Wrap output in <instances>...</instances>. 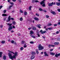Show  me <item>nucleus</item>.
I'll return each mask as SVG.
<instances>
[{
    "label": "nucleus",
    "mask_w": 60,
    "mask_h": 60,
    "mask_svg": "<svg viewBox=\"0 0 60 60\" xmlns=\"http://www.w3.org/2000/svg\"><path fill=\"white\" fill-rule=\"evenodd\" d=\"M8 51L12 53H13V54H14V55L12 56L11 53V52H9L8 54V56H9V57L12 60H13V58L14 59H15V58H16V56H17V55H18V53H17V52H16L15 53H14L13 52L10 51Z\"/></svg>",
    "instance_id": "obj_1"
},
{
    "label": "nucleus",
    "mask_w": 60,
    "mask_h": 60,
    "mask_svg": "<svg viewBox=\"0 0 60 60\" xmlns=\"http://www.w3.org/2000/svg\"><path fill=\"white\" fill-rule=\"evenodd\" d=\"M7 24L8 26H9V28H8V30L9 31H11V29H12V27L11 25H12V24L7 23Z\"/></svg>",
    "instance_id": "obj_2"
},
{
    "label": "nucleus",
    "mask_w": 60,
    "mask_h": 60,
    "mask_svg": "<svg viewBox=\"0 0 60 60\" xmlns=\"http://www.w3.org/2000/svg\"><path fill=\"white\" fill-rule=\"evenodd\" d=\"M38 48H39L38 49L39 50H42V49H44L43 47L41 45V44L39 45Z\"/></svg>",
    "instance_id": "obj_3"
},
{
    "label": "nucleus",
    "mask_w": 60,
    "mask_h": 60,
    "mask_svg": "<svg viewBox=\"0 0 60 60\" xmlns=\"http://www.w3.org/2000/svg\"><path fill=\"white\" fill-rule=\"evenodd\" d=\"M40 4L41 5L42 4V6L43 7H45V2H44L43 1L41 2L40 3Z\"/></svg>",
    "instance_id": "obj_4"
},
{
    "label": "nucleus",
    "mask_w": 60,
    "mask_h": 60,
    "mask_svg": "<svg viewBox=\"0 0 60 60\" xmlns=\"http://www.w3.org/2000/svg\"><path fill=\"white\" fill-rule=\"evenodd\" d=\"M40 32L41 33V34H45L46 33H47L46 31H43V30H41Z\"/></svg>",
    "instance_id": "obj_5"
},
{
    "label": "nucleus",
    "mask_w": 60,
    "mask_h": 60,
    "mask_svg": "<svg viewBox=\"0 0 60 60\" xmlns=\"http://www.w3.org/2000/svg\"><path fill=\"white\" fill-rule=\"evenodd\" d=\"M10 20H11V16H9L8 18V20H7L6 21L7 22H9V21H10Z\"/></svg>",
    "instance_id": "obj_6"
},
{
    "label": "nucleus",
    "mask_w": 60,
    "mask_h": 60,
    "mask_svg": "<svg viewBox=\"0 0 60 60\" xmlns=\"http://www.w3.org/2000/svg\"><path fill=\"white\" fill-rule=\"evenodd\" d=\"M60 56V53H59L58 54H56L55 55V56L56 57H57L58 56Z\"/></svg>",
    "instance_id": "obj_7"
},
{
    "label": "nucleus",
    "mask_w": 60,
    "mask_h": 60,
    "mask_svg": "<svg viewBox=\"0 0 60 60\" xmlns=\"http://www.w3.org/2000/svg\"><path fill=\"white\" fill-rule=\"evenodd\" d=\"M55 45H50L49 44L48 45V47H55Z\"/></svg>",
    "instance_id": "obj_8"
},
{
    "label": "nucleus",
    "mask_w": 60,
    "mask_h": 60,
    "mask_svg": "<svg viewBox=\"0 0 60 60\" xmlns=\"http://www.w3.org/2000/svg\"><path fill=\"white\" fill-rule=\"evenodd\" d=\"M40 26H41V24H38L37 25V26L38 28H41V27Z\"/></svg>",
    "instance_id": "obj_9"
},
{
    "label": "nucleus",
    "mask_w": 60,
    "mask_h": 60,
    "mask_svg": "<svg viewBox=\"0 0 60 60\" xmlns=\"http://www.w3.org/2000/svg\"><path fill=\"white\" fill-rule=\"evenodd\" d=\"M44 54H45V56H49V55L47 54L46 52H44Z\"/></svg>",
    "instance_id": "obj_10"
},
{
    "label": "nucleus",
    "mask_w": 60,
    "mask_h": 60,
    "mask_svg": "<svg viewBox=\"0 0 60 60\" xmlns=\"http://www.w3.org/2000/svg\"><path fill=\"white\" fill-rule=\"evenodd\" d=\"M51 13L53 15H56V13H55V12L54 11H52L51 12Z\"/></svg>",
    "instance_id": "obj_11"
},
{
    "label": "nucleus",
    "mask_w": 60,
    "mask_h": 60,
    "mask_svg": "<svg viewBox=\"0 0 60 60\" xmlns=\"http://www.w3.org/2000/svg\"><path fill=\"white\" fill-rule=\"evenodd\" d=\"M34 19L35 20H36L37 21H38L39 20V19L37 17H35L34 18Z\"/></svg>",
    "instance_id": "obj_12"
},
{
    "label": "nucleus",
    "mask_w": 60,
    "mask_h": 60,
    "mask_svg": "<svg viewBox=\"0 0 60 60\" xmlns=\"http://www.w3.org/2000/svg\"><path fill=\"white\" fill-rule=\"evenodd\" d=\"M59 44V43L57 42H55L54 43V44L55 45H58Z\"/></svg>",
    "instance_id": "obj_13"
},
{
    "label": "nucleus",
    "mask_w": 60,
    "mask_h": 60,
    "mask_svg": "<svg viewBox=\"0 0 60 60\" xmlns=\"http://www.w3.org/2000/svg\"><path fill=\"white\" fill-rule=\"evenodd\" d=\"M35 57V56H34L33 55L30 58V59H34V58Z\"/></svg>",
    "instance_id": "obj_14"
},
{
    "label": "nucleus",
    "mask_w": 60,
    "mask_h": 60,
    "mask_svg": "<svg viewBox=\"0 0 60 60\" xmlns=\"http://www.w3.org/2000/svg\"><path fill=\"white\" fill-rule=\"evenodd\" d=\"M53 3L52 2V3H49L48 4V5L49 6H52V5H53V4H53Z\"/></svg>",
    "instance_id": "obj_15"
},
{
    "label": "nucleus",
    "mask_w": 60,
    "mask_h": 60,
    "mask_svg": "<svg viewBox=\"0 0 60 60\" xmlns=\"http://www.w3.org/2000/svg\"><path fill=\"white\" fill-rule=\"evenodd\" d=\"M30 34L31 35L33 34H34V32L32 31H30Z\"/></svg>",
    "instance_id": "obj_16"
},
{
    "label": "nucleus",
    "mask_w": 60,
    "mask_h": 60,
    "mask_svg": "<svg viewBox=\"0 0 60 60\" xmlns=\"http://www.w3.org/2000/svg\"><path fill=\"white\" fill-rule=\"evenodd\" d=\"M50 54L51 55H53V56H54V55H55V53H54L53 52H51L50 53Z\"/></svg>",
    "instance_id": "obj_17"
},
{
    "label": "nucleus",
    "mask_w": 60,
    "mask_h": 60,
    "mask_svg": "<svg viewBox=\"0 0 60 60\" xmlns=\"http://www.w3.org/2000/svg\"><path fill=\"white\" fill-rule=\"evenodd\" d=\"M7 15L5 14H2V16H4V17L7 16Z\"/></svg>",
    "instance_id": "obj_18"
},
{
    "label": "nucleus",
    "mask_w": 60,
    "mask_h": 60,
    "mask_svg": "<svg viewBox=\"0 0 60 60\" xmlns=\"http://www.w3.org/2000/svg\"><path fill=\"white\" fill-rule=\"evenodd\" d=\"M2 52H0V57H2Z\"/></svg>",
    "instance_id": "obj_19"
},
{
    "label": "nucleus",
    "mask_w": 60,
    "mask_h": 60,
    "mask_svg": "<svg viewBox=\"0 0 60 60\" xmlns=\"http://www.w3.org/2000/svg\"><path fill=\"white\" fill-rule=\"evenodd\" d=\"M12 7V5H11L9 6V8L8 9V10H10V9H11V8Z\"/></svg>",
    "instance_id": "obj_20"
},
{
    "label": "nucleus",
    "mask_w": 60,
    "mask_h": 60,
    "mask_svg": "<svg viewBox=\"0 0 60 60\" xmlns=\"http://www.w3.org/2000/svg\"><path fill=\"white\" fill-rule=\"evenodd\" d=\"M30 36L33 38H35V36H34V35H30Z\"/></svg>",
    "instance_id": "obj_21"
},
{
    "label": "nucleus",
    "mask_w": 60,
    "mask_h": 60,
    "mask_svg": "<svg viewBox=\"0 0 60 60\" xmlns=\"http://www.w3.org/2000/svg\"><path fill=\"white\" fill-rule=\"evenodd\" d=\"M36 53L34 52H32V55H35Z\"/></svg>",
    "instance_id": "obj_22"
},
{
    "label": "nucleus",
    "mask_w": 60,
    "mask_h": 60,
    "mask_svg": "<svg viewBox=\"0 0 60 60\" xmlns=\"http://www.w3.org/2000/svg\"><path fill=\"white\" fill-rule=\"evenodd\" d=\"M3 59L4 60H5L6 58V56H4L3 57Z\"/></svg>",
    "instance_id": "obj_23"
},
{
    "label": "nucleus",
    "mask_w": 60,
    "mask_h": 60,
    "mask_svg": "<svg viewBox=\"0 0 60 60\" xmlns=\"http://www.w3.org/2000/svg\"><path fill=\"white\" fill-rule=\"evenodd\" d=\"M32 29L33 30H35L36 29V28L34 27H33L32 28Z\"/></svg>",
    "instance_id": "obj_24"
},
{
    "label": "nucleus",
    "mask_w": 60,
    "mask_h": 60,
    "mask_svg": "<svg viewBox=\"0 0 60 60\" xmlns=\"http://www.w3.org/2000/svg\"><path fill=\"white\" fill-rule=\"evenodd\" d=\"M31 8H32L31 6H30L29 7V10H30V11H31Z\"/></svg>",
    "instance_id": "obj_25"
},
{
    "label": "nucleus",
    "mask_w": 60,
    "mask_h": 60,
    "mask_svg": "<svg viewBox=\"0 0 60 60\" xmlns=\"http://www.w3.org/2000/svg\"><path fill=\"white\" fill-rule=\"evenodd\" d=\"M52 25V24L51 23H48L47 25V26H50Z\"/></svg>",
    "instance_id": "obj_26"
},
{
    "label": "nucleus",
    "mask_w": 60,
    "mask_h": 60,
    "mask_svg": "<svg viewBox=\"0 0 60 60\" xmlns=\"http://www.w3.org/2000/svg\"><path fill=\"white\" fill-rule=\"evenodd\" d=\"M12 23L14 25H15V24H16V22L14 21H13Z\"/></svg>",
    "instance_id": "obj_27"
},
{
    "label": "nucleus",
    "mask_w": 60,
    "mask_h": 60,
    "mask_svg": "<svg viewBox=\"0 0 60 60\" xmlns=\"http://www.w3.org/2000/svg\"><path fill=\"white\" fill-rule=\"evenodd\" d=\"M20 21H22L23 20V18H22V17H21L20 18Z\"/></svg>",
    "instance_id": "obj_28"
},
{
    "label": "nucleus",
    "mask_w": 60,
    "mask_h": 60,
    "mask_svg": "<svg viewBox=\"0 0 60 60\" xmlns=\"http://www.w3.org/2000/svg\"><path fill=\"white\" fill-rule=\"evenodd\" d=\"M23 49H24V48L23 47H21L20 48V50H23Z\"/></svg>",
    "instance_id": "obj_29"
},
{
    "label": "nucleus",
    "mask_w": 60,
    "mask_h": 60,
    "mask_svg": "<svg viewBox=\"0 0 60 60\" xmlns=\"http://www.w3.org/2000/svg\"><path fill=\"white\" fill-rule=\"evenodd\" d=\"M39 11H43V10H42V9L41 8H39Z\"/></svg>",
    "instance_id": "obj_30"
},
{
    "label": "nucleus",
    "mask_w": 60,
    "mask_h": 60,
    "mask_svg": "<svg viewBox=\"0 0 60 60\" xmlns=\"http://www.w3.org/2000/svg\"><path fill=\"white\" fill-rule=\"evenodd\" d=\"M25 41H22L21 42L22 44H24V43H25Z\"/></svg>",
    "instance_id": "obj_31"
},
{
    "label": "nucleus",
    "mask_w": 60,
    "mask_h": 60,
    "mask_svg": "<svg viewBox=\"0 0 60 60\" xmlns=\"http://www.w3.org/2000/svg\"><path fill=\"white\" fill-rule=\"evenodd\" d=\"M36 52L37 54H39V52H38V50L36 49Z\"/></svg>",
    "instance_id": "obj_32"
},
{
    "label": "nucleus",
    "mask_w": 60,
    "mask_h": 60,
    "mask_svg": "<svg viewBox=\"0 0 60 60\" xmlns=\"http://www.w3.org/2000/svg\"><path fill=\"white\" fill-rule=\"evenodd\" d=\"M9 3H10V4H11L12 5H13L14 4L12 2H9Z\"/></svg>",
    "instance_id": "obj_33"
},
{
    "label": "nucleus",
    "mask_w": 60,
    "mask_h": 60,
    "mask_svg": "<svg viewBox=\"0 0 60 60\" xmlns=\"http://www.w3.org/2000/svg\"><path fill=\"white\" fill-rule=\"evenodd\" d=\"M27 13L26 12H24V14L25 15H27Z\"/></svg>",
    "instance_id": "obj_34"
},
{
    "label": "nucleus",
    "mask_w": 60,
    "mask_h": 60,
    "mask_svg": "<svg viewBox=\"0 0 60 60\" xmlns=\"http://www.w3.org/2000/svg\"><path fill=\"white\" fill-rule=\"evenodd\" d=\"M48 29L49 30H51V29H52V28H48Z\"/></svg>",
    "instance_id": "obj_35"
},
{
    "label": "nucleus",
    "mask_w": 60,
    "mask_h": 60,
    "mask_svg": "<svg viewBox=\"0 0 60 60\" xmlns=\"http://www.w3.org/2000/svg\"><path fill=\"white\" fill-rule=\"evenodd\" d=\"M3 44H4V43H5V41H3L1 42Z\"/></svg>",
    "instance_id": "obj_36"
},
{
    "label": "nucleus",
    "mask_w": 60,
    "mask_h": 60,
    "mask_svg": "<svg viewBox=\"0 0 60 60\" xmlns=\"http://www.w3.org/2000/svg\"><path fill=\"white\" fill-rule=\"evenodd\" d=\"M46 17L47 18V19H48V18H49V16L48 15H46Z\"/></svg>",
    "instance_id": "obj_37"
},
{
    "label": "nucleus",
    "mask_w": 60,
    "mask_h": 60,
    "mask_svg": "<svg viewBox=\"0 0 60 60\" xmlns=\"http://www.w3.org/2000/svg\"><path fill=\"white\" fill-rule=\"evenodd\" d=\"M14 41L13 40H12L11 41V43H14Z\"/></svg>",
    "instance_id": "obj_38"
},
{
    "label": "nucleus",
    "mask_w": 60,
    "mask_h": 60,
    "mask_svg": "<svg viewBox=\"0 0 60 60\" xmlns=\"http://www.w3.org/2000/svg\"><path fill=\"white\" fill-rule=\"evenodd\" d=\"M30 44H33V43H34L33 42L31 41L30 42Z\"/></svg>",
    "instance_id": "obj_39"
},
{
    "label": "nucleus",
    "mask_w": 60,
    "mask_h": 60,
    "mask_svg": "<svg viewBox=\"0 0 60 60\" xmlns=\"http://www.w3.org/2000/svg\"><path fill=\"white\" fill-rule=\"evenodd\" d=\"M36 15L37 16H40L38 14V13L36 14Z\"/></svg>",
    "instance_id": "obj_40"
},
{
    "label": "nucleus",
    "mask_w": 60,
    "mask_h": 60,
    "mask_svg": "<svg viewBox=\"0 0 60 60\" xmlns=\"http://www.w3.org/2000/svg\"><path fill=\"white\" fill-rule=\"evenodd\" d=\"M59 31H57L56 33V34H59Z\"/></svg>",
    "instance_id": "obj_41"
},
{
    "label": "nucleus",
    "mask_w": 60,
    "mask_h": 60,
    "mask_svg": "<svg viewBox=\"0 0 60 60\" xmlns=\"http://www.w3.org/2000/svg\"><path fill=\"white\" fill-rule=\"evenodd\" d=\"M20 13H23V11L21 10H20Z\"/></svg>",
    "instance_id": "obj_42"
},
{
    "label": "nucleus",
    "mask_w": 60,
    "mask_h": 60,
    "mask_svg": "<svg viewBox=\"0 0 60 60\" xmlns=\"http://www.w3.org/2000/svg\"><path fill=\"white\" fill-rule=\"evenodd\" d=\"M6 10H5L4 11V13H5L6 12Z\"/></svg>",
    "instance_id": "obj_43"
},
{
    "label": "nucleus",
    "mask_w": 60,
    "mask_h": 60,
    "mask_svg": "<svg viewBox=\"0 0 60 60\" xmlns=\"http://www.w3.org/2000/svg\"><path fill=\"white\" fill-rule=\"evenodd\" d=\"M37 35L38 36V37H40V35L39 34V33H38L37 34Z\"/></svg>",
    "instance_id": "obj_44"
},
{
    "label": "nucleus",
    "mask_w": 60,
    "mask_h": 60,
    "mask_svg": "<svg viewBox=\"0 0 60 60\" xmlns=\"http://www.w3.org/2000/svg\"><path fill=\"white\" fill-rule=\"evenodd\" d=\"M32 3H34L35 2V0H33L32 1Z\"/></svg>",
    "instance_id": "obj_45"
},
{
    "label": "nucleus",
    "mask_w": 60,
    "mask_h": 60,
    "mask_svg": "<svg viewBox=\"0 0 60 60\" xmlns=\"http://www.w3.org/2000/svg\"><path fill=\"white\" fill-rule=\"evenodd\" d=\"M35 2H36V3H37V2L39 3V1L38 0H35Z\"/></svg>",
    "instance_id": "obj_46"
},
{
    "label": "nucleus",
    "mask_w": 60,
    "mask_h": 60,
    "mask_svg": "<svg viewBox=\"0 0 60 60\" xmlns=\"http://www.w3.org/2000/svg\"><path fill=\"white\" fill-rule=\"evenodd\" d=\"M32 29V28H31V27H30L28 28V29L29 30H30V29Z\"/></svg>",
    "instance_id": "obj_47"
},
{
    "label": "nucleus",
    "mask_w": 60,
    "mask_h": 60,
    "mask_svg": "<svg viewBox=\"0 0 60 60\" xmlns=\"http://www.w3.org/2000/svg\"><path fill=\"white\" fill-rule=\"evenodd\" d=\"M43 11L44 12H47V11L45 10H43Z\"/></svg>",
    "instance_id": "obj_48"
},
{
    "label": "nucleus",
    "mask_w": 60,
    "mask_h": 60,
    "mask_svg": "<svg viewBox=\"0 0 60 60\" xmlns=\"http://www.w3.org/2000/svg\"><path fill=\"white\" fill-rule=\"evenodd\" d=\"M3 26L2 25H1L0 26V27L1 28H2Z\"/></svg>",
    "instance_id": "obj_49"
},
{
    "label": "nucleus",
    "mask_w": 60,
    "mask_h": 60,
    "mask_svg": "<svg viewBox=\"0 0 60 60\" xmlns=\"http://www.w3.org/2000/svg\"><path fill=\"white\" fill-rule=\"evenodd\" d=\"M3 7V6H0V9H1Z\"/></svg>",
    "instance_id": "obj_50"
},
{
    "label": "nucleus",
    "mask_w": 60,
    "mask_h": 60,
    "mask_svg": "<svg viewBox=\"0 0 60 60\" xmlns=\"http://www.w3.org/2000/svg\"><path fill=\"white\" fill-rule=\"evenodd\" d=\"M52 3V4H53V5H54L55 4H56V3L55 2H54L53 3V2Z\"/></svg>",
    "instance_id": "obj_51"
},
{
    "label": "nucleus",
    "mask_w": 60,
    "mask_h": 60,
    "mask_svg": "<svg viewBox=\"0 0 60 60\" xmlns=\"http://www.w3.org/2000/svg\"><path fill=\"white\" fill-rule=\"evenodd\" d=\"M54 26H57V24H55L54 25Z\"/></svg>",
    "instance_id": "obj_52"
},
{
    "label": "nucleus",
    "mask_w": 60,
    "mask_h": 60,
    "mask_svg": "<svg viewBox=\"0 0 60 60\" xmlns=\"http://www.w3.org/2000/svg\"><path fill=\"white\" fill-rule=\"evenodd\" d=\"M12 26L13 27V28H15V26H14L13 25Z\"/></svg>",
    "instance_id": "obj_53"
},
{
    "label": "nucleus",
    "mask_w": 60,
    "mask_h": 60,
    "mask_svg": "<svg viewBox=\"0 0 60 60\" xmlns=\"http://www.w3.org/2000/svg\"><path fill=\"white\" fill-rule=\"evenodd\" d=\"M12 1L13 2H16V0H12Z\"/></svg>",
    "instance_id": "obj_54"
},
{
    "label": "nucleus",
    "mask_w": 60,
    "mask_h": 60,
    "mask_svg": "<svg viewBox=\"0 0 60 60\" xmlns=\"http://www.w3.org/2000/svg\"><path fill=\"white\" fill-rule=\"evenodd\" d=\"M24 48H26V47H27V45H24Z\"/></svg>",
    "instance_id": "obj_55"
},
{
    "label": "nucleus",
    "mask_w": 60,
    "mask_h": 60,
    "mask_svg": "<svg viewBox=\"0 0 60 60\" xmlns=\"http://www.w3.org/2000/svg\"><path fill=\"white\" fill-rule=\"evenodd\" d=\"M58 11H59V12H60V9H58Z\"/></svg>",
    "instance_id": "obj_56"
},
{
    "label": "nucleus",
    "mask_w": 60,
    "mask_h": 60,
    "mask_svg": "<svg viewBox=\"0 0 60 60\" xmlns=\"http://www.w3.org/2000/svg\"><path fill=\"white\" fill-rule=\"evenodd\" d=\"M58 25H60V22H59L58 23H57Z\"/></svg>",
    "instance_id": "obj_57"
},
{
    "label": "nucleus",
    "mask_w": 60,
    "mask_h": 60,
    "mask_svg": "<svg viewBox=\"0 0 60 60\" xmlns=\"http://www.w3.org/2000/svg\"><path fill=\"white\" fill-rule=\"evenodd\" d=\"M53 50V49H52L50 50V51H52Z\"/></svg>",
    "instance_id": "obj_58"
},
{
    "label": "nucleus",
    "mask_w": 60,
    "mask_h": 60,
    "mask_svg": "<svg viewBox=\"0 0 60 60\" xmlns=\"http://www.w3.org/2000/svg\"><path fill=\"white\" fill-rule=\"evenodd\" d=\"M11 20H14V19L13 18H11Z\"/></svg>",
    "instance_id": "obj_59"
},
{
    "label": "nucleus",
    "mask_w": 60,
    "mask_h": 60,
    "mask_svg": "<svg viewBox=\"0 0 60 60\" xmlns=\"http://www.w3.org/2000/svg\"><path fill=\"white\" fill-rule=\"evenodd\" d=\"M42 38H44V39H45V37L43 36H42Z\"/></svg>",
    "instance_id": "obj_60"
},
{
    "label": "nucleus",
    "mask_w": 60,
    "mask_h": 60,
    "mask_svg": "<svg viewBox=\"0 0 60 60\" xmlns=\"http://www.w3.org/2000/svg\"><path fill=\"white\" fill-rule=\"evenodd\" d=\"M14 44H15V45H16L17 44V43H16V42H15L14 43Z\"/></svg>",
    "instance_id": "obj_61"
},
{
    "label": "nucleus",
    "mask_w": 60,
    "mask_h": 60,
    "mask_svg": "<svg viewBox=\"0 0 60 60\" xmlns=\"http://www.w3.org/2000/svg\"><path fill=\"white\" fill-rule=\"evenodd\" d=\"M19 2H20V3L21 2V0H19Z\"/></svg>",
    "instance_id": "obj_62"
},
{
    "label": "nucleus",
    "mask_w": 60,
    "mask_h": 60,
    "mask_svg": "<svg viewBox=\"0 0 60 60\" xmlns=\"http://www.w3.org/2000/svg\"><path fill=\"white\" fill-rule=\"evenodd\" d=\"M8 2H10L11 1V0H8Z\"/></svg>",
    "instance_id": "obj_63"
},
{
    "label": "nucleus",
    "mask_w": 60,
    "mask_h": 60,
    "mask_svg": "<svg viewBox=\"0 0 60 60\" xmlns=\"http://www.w3.org/2000/svg\"><path fill=\"white\" fill-rule=\"evenodd\" d=\"M14 31H11V32L12 33H13V32H14Z\"/></svg>",
    "instance_id": "obj_64"
}]
</instances>
